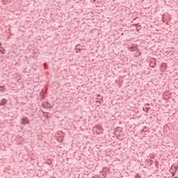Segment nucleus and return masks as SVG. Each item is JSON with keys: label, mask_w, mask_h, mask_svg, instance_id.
<instances>
[{"label": "nucleus", "mask_w": 178, "mask_h": 178, "mask_svg": "<svg viewBox=\"0 0 178 178\" xmlns=\"http://www.w3.org/2000/svg\"><path fill=\"white\" fill-rule=\"evenodd\" d=\"M161 69L163 70V72H165V70H166L168 65H166V63H162L161 65Z\"/></svg>", "instance_id": "4"}, {"label": "nucleus", "mask_w": 178, "mask_h": 178, "mask_svg": "<svg viewBox=\"0 0 178 178\" xmlns=\"http://www.w3.org/2000/svg\"><path fill=\"white\" fill-rule=\"evenodd\" d=\"M47 105V108H49V109H51V108H52V106H51L50 103H46Z\"/></svg>", "instance_id": "6"}, {"label": "nucleus", "mask_w": 178, "mask_h": 178, "mask_svg": "<svg viewBox=\"0 0 178 178\" xmlns=\"http://www.w3.org/2000/svg\"><path fill=\"white\" fill-rule=\"evenodd\" d=\"M93 130H95L96 131H101L102 128H101L99 126H95L93 127Z\"/></svg>", "instance_id": "5"}, {"label": "nucleus", "mask_w": 178, "mask_h": 178, "mask_svg": "<svg viewBox=\"0 0 178 178\" xmlns=\"http://www.w3.org/2000/svg\"><path fill=\"white\" fill-rule=\"evenodd\" d=\"M21 124H22V126H24L26 124H30V120H29V118H27V117H24L21 119Z\"/></svg>", "instance_id": "1"}, {"label": "nucleus", "mask_w": 178, "mask_h": 178, "mask_svg": "<svg viewBox=\"0 0 178 178\" xmlns=\"http://www.w3.org/2000/svg\"><path fill=\"white\" fill-rule=\"evenodd\" d=\"M5 90V88L3 86H0V91H3Z\"/></svg>", "instance_id": "9"}, {"label": "nucleus", "mask_w": 178, "mask_h": 178, "mask_svg": "<svg viewBox=\"0 0 178 178\" xmlns=\"http://www.w3.org/2000/svg\"><path fill=\"white\" fill-rule=\"evenodd\" d=\"M5 2H7L8 3H10L12 2V0H3Z\"/></svg>", "instance_id": "8"}, {"label": "nucleus", "mask_w": 178, "mask_h": 178, "mask_svg": "<svg viewBox=\"0 0 178 178\" xmlns=\"http://www.w3.org/2000/svg\"><path fill=\"white\" fill-rule=\"evenodd\" d=\"M47 163L48 165H51V164L52 163V161H51V160H48L47 162Z\"/></svg>", "instance_id": "7"}, {"label": "nucleus", "mask_w": 178, "mask_h": 178, "mask_svg": "<svg viewBox=\"0 0 178 178\" xmlns=\"http://www.w3.org/2000/svg\"><path fill=\"white\" fill-rule=\"evenodd\" d=\"M42 106H43L44 108H45V104H42Z\"/></svg>", "instance_id": "11"}, {"label": "nucleus", "mask_w": 178, "mask_h": 178, "mask_svg": "<svg viewBox=\"0 0 178 178\" xmlns=\"http://www.w3.org/2000/svg\"><path fill=\"white\" fill-rule=\"evenodd\" d=\"M0 47H1V43H0ZM0 52H2V50L0 49Z\"/></svg>", "instance_id": "12"}, {"label": "nucleus", "mask_w": 178, "mask_h": 178, "mask_svg": "<svg viewBox=\"0 0 178 178\" xmlns=\"http://www.w3.org/2000/svg\"><path fill=\"white\" fill-rule=\"evenodd\" d=\"M149 67H152V69H155V67H156V59L152 58L150 60Z\"/></svg>", "instance_id": "2"}, {"label": "nucleus", "mask_w": 178, "mask_h": 178, "mask_svg": "<svg viewBox=\"0 0 178 178\" xmlns=\"http://www.w3.org/2000/svg\"><path fill=\"white\" fill-rule=\"evenodd\" d=\"M135 178H141V177H140V175L137 174V175L135 176Z\"/></svg>", "instance_id": "10"}, {"label": "nucleus", "mask_w": 178, "mask_h": 178, "mask_svg": "<svg viewBox=\"0 0 178 178\" xmlns=\"http://www.w3.org/2000/svg\"><path fill=\"white\" fill-rule=\"evenodd\" d=\"M6 102H8V100L6 99H2L0 102V106H3V105H6Z\"/></svg>", "instance_id": "3"}]
</instances>
